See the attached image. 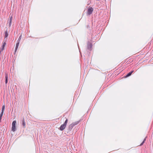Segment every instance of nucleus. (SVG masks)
I'll use <instances>...</instances> for the list:
<instances>
[{
    "label": "nucleus",
    "mask_w": 153,
    "mask_h": 153,
    "mask_svg": "<svg viewBox=\"0 0 153 153\" xmlns=\"http://www.w3.org/2000/svg\"><path fill=\"white\" fill-rule=\"evenodd\" d=\"M79 121L75 122H74L72 124H71L69 126L68 132V131H71L72 129L73 128V127L74 126L78 124L79 123Z\"/></svg>",
    "instance_id": "1"
},
{
    "label": "nucleus",
    "mask_w": 153,
    "mask_h": 153,
    "mask_svg": "<svg viewBox=\"0 0 153 153\" xmlns=\"http://www.w3.org/2000/svg\"><path fill=\"white\" fill-rule=\"evenodd\" d=\"M68 120L66 119L64 124L62 125L59 128V129L60 130L62 131L65 128L68 123Z\"/></svg>",
    "instance_id": "2"
},
{
    "label": "nucleus",
    "mask_w": 153,
    "mask_h": 153,
    "mask_svg": "<svg viewBox=\"0 0 153 153\" xmlns=\"http://www.w3.org/2000/svg\"><path fill=\"white\" fill-rule=\"evenodd\" d=\"M16 121L14 120L12 123V131H14L16 130Z\"/></svg>",
    "instance_id": "3"
},
{
    "label": "nucleus",
    "mask_w": 153,
    "mask_h": 153,
    "mask_svg": "<svg viewBox=\"0 0 153 153\" xmlns=\"http://www.w3.org/2000/svg\"><path fill=\"white\" fill-rule=\"evenodd\" d=\"M93 11V9L92 7H91L88 8V15H91Z\"/></svg>",
    "instance_id": "4"
},
{
    "label": "nucleus",
    "mask_w": 153,
    "mask_h": 153,
    "mask_svg": "<svg viewBox=\"0 0 153 153\" xmlns=\"http://www.w3.org/2000/svg\"><path fill=\"white\" fill-rule=\"evenodd\" d=\"M92 47V45L91 43L90 42H88L87 44V48L88 49L91 50V48Z\"/></svg>",
    "instance_id": "5"
},
{
    "label": "nucleus",
    "mask_w": 153,
    "mask_h": 153,
    "mask_svg": "<svg viewBox=\"0 0 153 153\" xmlns=\"http://www.w3.org/2000/svg\"><path fill=\"white\" fill-rule=\"evenodd\" d=\"M19 42L18 41V42L16 43V46L15 49V52L17 50V49L18 48L19 44Z\"/></svg>",
    "instance_id": "6"
},
{
    "label": "nucleus",
    "mask_w": 153,
    "mask_h": 153,
    "mask_svg": "<svg viewBox=\"0 0 153 153\" xmlns=\"http://www.w3.org/2000/svg\"><path fill=\"white\" fill-rule=\"evenodd\" d=\"M133 71H132L128 73L125 76V77H127L130 76L131 75L132 73L133 72Z\"/></svg>",
    "instance_id": "7"
},
{
    "label": "nucleus",
    "mask_w": 153,
    "mask_h": 153,
    "mask_svg": "<svg viewBox=\"0 0 153 153\" xmlns=\"http://www.w3.org/2000/svg\"><path fill=\"white\" fill-rule=\"evenodd\" d=\"M12 19V17L11 16L10 18V19L8 21V22H9V26H10L11 25V22Z\"/></svg>",
    "instance_id": "8"
},
{
    "label": "nucleus",
    "mask_w": 153,
    "mask_h": 153,
    "mask_svg": "<svg viewBox=\"0 0 153 153\" xmlns=\"http://www.w3.org/2000/svg\"><path fill=\"white\" fill-rule=\"evenodd\" d=\"M22 125L24 126V128H25V127L26 124L24 120V118H23V119L22 121Z\"/></svg>",
    "instance_id": "9"
},
{
    "label": "nucleus",
    "mask_w": 153,
    "mask_h": 153,
    "mask_svg": "<svg viewBox=\"0 0 153 153\" xmlns=\"http://www.w3.org/2000/svg\"><path fill=\"white\" fill-rule=\"evenodd\" d=\"M5 83L6 84L7 83V79H8V77H7V75L6 74L5 75Z\"/></svg>",
    "instance_id": "10"
},
{
    "label": "nucleus",
    "mask_w": 153,
    "mask_h": 153,
    "mask_svg": "<svg viewBox=\"0 0 153 153\" xmlns=\"http://www.w3.org/2000/svg\"><path fill=\"white\" fill-rule=\"evenodd\" d=\"M8 34L7 31H6L4 33V38H6L8 36Z\"/></svg>",
    "instance_id": "11"
},
{
    "label": "nucleus",
    "mask_w": 153,
    "mask_h": 153,
    "mask_svg": "<svg viewBox=\"0 0 153 153\" xmlns=\"http://www.w3.org/2000/svg\"><path fill=\"white\" fill-rule=\"evenodd\" d=\"M5 108V105H3L1 111L4 112Z\"/></svg>",
    "instance_id": "12"
},
{
    "label": "nucleus",
    "mask_w": 153,
    "mask_h": 153,
    "mask_svg": "<svg viewBox=\"0 0 153 153\" xmlns=\"http://www.w3.org/2000/svg\"><path fill=\"white\" fill-rule=\"evenodd\" d=\"M6 42L5 41L3 42V45L2 46V47H5V46L6 45Z\"/></svg>",
    "instance_id": "13"
},
{
    "label": "nucleus",
    "mask_w": 153,
    "mask_h": 153,
    "mask_svg": "<svg viewBox=\"0 0 153 153\" xmlns=\"http://www.w3.org/2000/svg\"><path fill=\"white\" fill-rule=\"evenodd\" d=\"M146 137L144 139V140H143V142H142V143L140 144V146H141L142 145H143V144L145 142L146 140Z\"/></svg>",
    "instance_id": "14"
},
{
    "label": "nucleus",
    "mask_w": 153,
    "mask_h": 153,
    "mask_svg": "<svg viewBox=\"0 0 153 153\" xmlns=\"http://www.w3.org/2000/svg\"><path fill=\"white\" fill-rule=\"evenodd\" d=\"M21 38H22V35H21L19 37V38L18 40V41L20 42V40L21 39Z\"/></svg>",
    "instance_id": "15"
},
{
    "label": "nucleus",
    "mask_w": 153,
    "mask_h": 153,
    "mask_svg": "<svg viewBox=\"0 0 153 153\" xmlns=\"http://www.w3.org/2000/svg\"><path fill=\"white\" fill-rule=\"evenodd\" d=\"M4 112L1 111V112L0 115V117H2L3 114Z\"/></svg>",
    "instance_id": "16"
},
{
    "label": "nucleus",
    "mask_w": 153,
    "mask_h": 153,
    "mask_svg": "<svg viewBox=\"0 0 153 153\" xmlns=\"http://www.w3.org/2000/svg\"><path fill=\"white\" fill-rule=\"evenodd\" d=\"M4 47H2V48L1 49L0 51H3L4 49Z\"/></svg>",
    "instance_id": "17"
},
{
    "label": "nucleus",
    "mask_w": 153,
    "mask_h": 153,
    "mask_svg": "<svg viewBox=\"0 0 153 153\" xmlns=\"http://www.w3.org/2000/svg\"><path fill=\"white\" fill-rule=\"evenodd\" d=\"M89 27H90L88 25L87 26V28H89Z\"/></svg>",
    "instance_id": "18"
},
{
    "label": "nucleus",
    "mask_w": 153,
    "mask_h": 153,
    "mask_svg": "<svg viewBox=\"0 0 153 153\" xmlns=\"http://www.w3.org/2000/svg\"><path fill=\"white\" fill-rule=\"evenodd\" d=\"M1 117H0V121H1Z\"/></svg>",
    "instance_id": "19"
}]
</instances>
